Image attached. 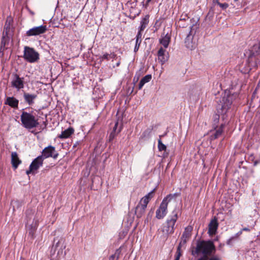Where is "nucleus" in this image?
Returning <instances> with one entry per match:
<instances>
[{
	"instance_id": "nucleus-45",
	"label": "nucleus",
	"mask_w": 260,
	"mask_h": 260,
	"mask_svg": "<svg viewBox=\"0 0 260 260\" xmlns=\"http://www.w3.org/2000/svg\"><path fill=\"white\" fill-rule=\"evenodd\" d=\"M213 2L218 5V3H220L218 0H213Z\"/></svg>"
},
{
	"instance_id": "nucleus-8",
	"label": "nucleus",
	"mask_w": 260,
	"mask_h": 260,
	"mask_svg": "<svg viewBox=\"0 0 260 260\" xmlns=\"http://www.w3.org/2000/svg\"><path fill=\"white\" fill-rule=\"evenodd\" d=\"M40 156H42L44 159L49 157L56 159L58 156V153L56 151L54 147L50 145L43 150L42 155Z\"/></svg>"
},
{
	"instance_id": "nucleus-28",
	"label": "nucleus",
	"mask_w": 260,
	"mask_h": 260,
	"mask_svg": "<svg viewBox=\"0 0 260 260\" xmlns=\"http://www.w3.org/2000/svg\"><path fill=\"white\" fill-rule=\"evenodd\" d=\"M155 190L156 188H154L152 191L143 197L141 199L148 203L151 199L154 197Z\"/></svg>"
},
{
	"instance_id": "nucleus-50",
	"label": "nucleus",
	"mask_w": 260,
	"mask_h": 260,
	"mask_svg": "<svg viewBox=\"0 0 260 260\" xmlns=\"http://www.w3.org/2000/svg\"><path fill=\"white\" fill-rule=\"evenodd\" d=\"M120 64V62H118L117 63H116V66L118 67L119 66Z\"/></svg>"
},
{
	"instance_id": "nucleus-46",
	"label": "nucleus",
	"mask_w": 260,
	"mask_h": 260,
	"mask_svg": "<svg viewBox=\"0 0 260 260\" xmlns=\"http://www.w3.org/2000/svg\"><path fill=\"white\" fill-rule=\"evenodd\" d=\"M219 116L218 115H216L215 116V118L216 119H217V120H218V119H219Z\"/></svg>"
},
{
	"instance_id": "nucleus-33",
	"label": "nucleus",
	"mask_w": 260,
	"mask_h": 260,
	"mask_svg": "<svg viewBox=\"0 0 260 260\" xmlns=\"http://www.w3.org/2000/svg\"><path fill=\"white\" fill-rule=\"evenodd\" d=\"M181 255V251H180V246H178L177 247L175 260H179Z\"/></svg>"
},
{
	"instance_id": "nucleus-16",
	"label": "nucleus",
	"mask_w": 260,
	"mask_h": 260,
	"mask_svg": "<svg viewBox=\"0 0 260 260\" xmlns=\"http://www.w3.org/2000/svg\"><path fill=\"white\" fill-rule=\"evenodd\" d=\"M37 94L36 93H29L24 92L23 98L24 101L29 106H32L35 104V101L37 98Z\"/></svg>"
},
{
	"instance_id": "nucleus-15",
	"label": "nucleus",
	"mask_w": 260,
	"mask_h": 260,
	"mask_svg": "<svg viewBox=\"0 0 260 260\" xmlns=\"http://www.w3.org/2000/svg\"><path fill=\"white\" fill-rule=\"evenodd\" d=\"M192 231V227L191 226H187L185 228L184 232L181 236V242L180 243L179 246L181 247V244H185L187 240L191 236V233Z\"/></svg>"
},
{
	"instance_id": "nucleus-40",
	"label": "nucleus",
	"mask_w": 260,
	"mask_h": 260,
	"mask_svg": "<svg viewBox=\"0 0 260 260\" xmlns=\"http://www.w3.org/2000/svg\"><path fill=\"white\" fill-rule=\"evenodd\" d=\"M35 171V170L32 168H31L30 166H29V169L26 171V173L27 175H29Z\"/></svg>"
},
{
	"instance_id": "nucleus-11",
	"label": "nucleus",
	"mask_w": 260,
	"mask_h": 260,
	"mask_svg": "<svg viewBox=\"0 0 260 260\" xmlns=\"http://www.w3.org/2000/svg\"><path fill=\"white\" fill-rule=\"evenodd\" d=\"M194 27L197 28V26H194L193 25L191 27L190 30L185 40V46L187 48H188L190 50L193 49L196 47L195 43L193 42V31L194 29Z\"/></svg>"
},
{
	"instance_id": "nucleus-12",
	"label": "nucleus",
	"mask_w": 260,
	"mask_h": 260,
	"mask_svg": "<svg viewBox=\"0 0 260 260\" xmlns=\"http://www.w3.org/2000/svg\"><path fill=\"white\" fill-rule=\"evenodd\" d=\"M13 79L11 81V85L12 87L17 88L18 90L22 89L24 87L23 78H20L17 74H13Z\"/></svg>"
},
{
	"instance_id": "nucleus-51",
	"label": "nucleus",
	"mask_w": 260,
	"mask_h": 260,
	"mask_svg": "<svg viewBox=\"0 0 260 260\" xmlns=\"http://www.w3.org/2000/svg\"><path fill=\"white\" fill-rule=\"evenodd\" d=\"M256 164H257V162H256V161H255V162H254V166H255Z\"/></svg>"
},
{
	"instance_id": "nucleus-27",
	"label": "nucleus",
	"mask_w": 260,
	"mask_h": 260,
	"mask_svg": "<svg viewBox=\"0 0 260 260\" xmlns=\"http://www.w3.org/2000/svg\"><path fill=\"white\" fill-rule=\"evenodd\" d=\"M149 15H146L141 21L140 31H143L147 26L149 22Z\"/></svg>"
},
{
	"instance_id": "nucleus-24",
	"label": "nucleus",
	"mask_w": 260,
	"mask_h": 260,
	"mask_svg": "<svg viewBox=\"0 0 260 260\" xmlns=\"http://www.w3.org/2000/svg\"><path fill=\"white\" fill-rule=\"evenodd\" d=\"M162 38L159 39V43L165 48H167L171 41V36L168 33L166 35L163 34Z\"/></svg>"
},
{
	"instance_id": "nucleus-18",
	"label": "nucleus",
	"mask_w": 260,
	"mask_h": 260,
	"mask_svg": "<svg viewBox=\"0 0 260 260\" xmlns=\"http://www.w3.org/2000/svg\"><path fill=\"white\" fill-rule=\"evenodd\" d=\"M166 50L161 47L157 52L158 60L161 64H164L169 58L168 53L165 54Z\"/></svg>"
},
{
	"instance_id": "nucleus-6",
	"label": "nucleus",
	"mask_w": 260,
	"mask_h": 260,
	"mask_svg": "<svg viewBox=\"0 0 260 260\" xmlns=\"http://www.w3.org/2000/svg\"><path fill=\"white\" fill-rule=\"evenodd\" d=\"M175 196V194H169L165 197L156 211V217L158 219H162L168 213V205L169 203Z\"/></svg>"
},
{
	"instance_id": "nucleus-1",
	"label": "nucleus",
	"mask_w": 260,
	"mask_h": 260,
	"mask_svg": "<svg viewBox=\"0 0 260 260\" xmlns=\"http://www.w3.org/2000/svg\"><path fill=\"white\" fill-rule=\"evenodd\" d=\"M215 251V247L212 241L202 240L197 242L194 250L192 251V254L193 255L203 254V256L198 258V260H220L217 256L210 257L208 256Z\"/></svg>"
},
{
	"instance_id": "nucleus-48",
	"label": "nucleus",
	"mask_w": 260,
	"mask_h": 260,
	"mask_svg": "<svg viewBox=\"0 0 260 260\" xmlns=\"http://www.w3.org/2000/svg\"><path fill=\"white\" fill-rule=\"evenodd\" d=\"M182 24H185V25H186V26H187V25H188V23H184L183 22H182Z\"/></svg>"
},
{
	"instance_id": "nucleus-2",
	"label": "nucleus",
	"mask_w": 260,
	"mask_h": 260,
	"mask_svg": "<svg viewBox=\"0 0 260 260\" xmlns=\"http://www.w3.org/2000/svg\"><path fill=\"white\" fill-rule=\"evenodd\" d=\"M239 93L232 92L231 91H225L222 95L218 103V106L223 114H226L231 108L232 104L238 101Z\"/></svg>"
},
{
	"instance_id": "nucleus-31",
	"label": "nucleus",
	"mask_w": 260,
	"mask_h": 260,
	"mask_svg": "<svg viewBox=\"0 0 260 260\" xmlns=\"http://www.w3.org/2000/svg\"><path fill=\"white\" fill-rule=\"evenodd\" d=\"M158 149L159 151H166V150H167L166 146L162 143L160 139H159L158 141Z\"/></svg>"
},
{
	"instance_id": "nucleus-3",
	"label": "nucleus",
	"mask_w": 260,
	"mask_h": 260,
	"mask_svg": "<svg viewBox=\"0 0 260 260\" xmlns=\"http://www.w3.org/2000/svg\"><path fill=\"white\" fill-rule=\"evenodd\" d=\"M178 218V212L176 209H174L162 226L161 231L164 238H167L170 235L174 233L175 225Z\"/></svg>"
},
{
	"instance_id": "nucleus-32",
	"label": "nucleus",
	"mask_w": 260,
	"mask_h": 260,
	"mask_svg": "<svg viewBox=\"0 0 260 260\" xmlns=\"http://www.w3.org/2000/svg\"><path fill=\"white\" fill-rule=\"evenodd\" d=\"M9 42V37L8 36H6V38H4V34H3V37L1 42L2 45L5 46L7 44H8Z\"/></svg>"
},
{
	"instance_id": "nucleus-9",
	"label": "nucleus",
	"mask_w": 260,
	"mask_h": 260,
	"mask_svg": "<svg viewBox=\"0 0 260 260\" xmlns=\"http://www.w3.org/2000/svg\"><path fill=\"white\" fill-rule=\"evenodd\" d=\"M47 30L46 25H41L39 26L34 27L27 30L26 35L28 37L38 36L45 33Z\"/></svg>"
},
{
	"instance_id": "nucleus-42",
	"label": "nucleus",
	"mask_w": 260,
	"mask_h": 260,
	"mask_svg": "<svg viewBox=\"0 0 260 260\" xmlns=\"http://www.w3.org/2000/svg\"><path fill=\"white\" fill-rule=\"evenodd\" d=\"M134 86H133L132 89H131L130 87H129L127 92L129 93V94H132L134 91Z\"/></svg>"
},
{
	"instance_id": "nucleus-22",
	"label": "nucleus",
	"mask_w": 260,
	"mask_h": 260,
	"mask_svg": "<svg viewBox=\"0 0 260 260\" xmlns=\"http://www.w3.org/2000/svg\"><path fill=\"white\" fill-rule=\"evenodd\" d=\"M13 20L11 17H8L5 24L4 31V38H5L6 36L9 35V31L10 30L11 25L12 24Z\"/></svg>"
},
{
	"instance_id": "nucleus-5",
	"label": "nucleus",
	"mask_w": 260,
	"mask_h": 260,
	"mask_svg": "<svg viewBox=\"0 0 260 260\" xmlns=\"http://www.w3.org/2000/svg\"><path fill=\"white\" fill-rule=\"evenodd\" d=\"M22 126L28 129L37 127L39 123L35 116L31 113L23 111L20 116Z\"/></svg>"
},
{
	"instance_id": "nucleus-35",
	"label": "nucleus",
	"mask_w": 260,
	"mask_h": 260,
	"mask_svg": "<svg viewBox=\"0 0 260 260\" xmlns=\"http://www.w3.org/2000/svg\"><path fill=\"white\" fill-rule=\"evenodd\" d=\"M118 125V121H117V122L115 123L114 126V127H113V131H112V132H114V133H116V134H118L119 132H120V131H121V127H120V128H119V129L118 130V131H117V132L116 131V129H117V128Z\"/></svg>"
},
{
	"instance_id": "nucleus-25",
	"label": "nucleus",
	"mask_w": 260,
	"mask_h": 260,
	"mask_svg": "<svg viewBox=\"0 0 260 260\" xmlns=\"http://www.w3.org/2000/svg\"><path fill=\"white\" fill-rule=\"evenodd\" d=\"M152 78V76L150 74H148L144 76L142 79L140 80V82L138 85V89L140 90L142 88L143 86L146 83L149 82Z\"/></svg>"
},
{
	"instance_id": "nucleus-26",
	"label": "nucleus",
	"mask_w": 260,
	"mask_h": 260,
	"mask_svg": "<svg viewBox=\"0 0 260 260\" xmlns=\"http://www.w3.org/2000/svg\"><path fill=\"white\" fill-rule=\"evenodd\" d=\"M189 19V17L188 16L187 14L184 13L182 14L180 16V18L179 20L178 21V25H179L180 27H185L186 25L185 24H182V22H184L186 21V20H188Z\"/></svg>"
},
{
	"instance_id": "nucleus-41",
	"label": "nucleus",
	"mask_w": 260,
	"mask_h": 260,
	"mask_svg": "<svg viewBox=\"0 0 260 260\" xmlns=\"http://www.w3.org/2000/svg\"><path fill=\"white\" fill-rule=\"evenodd\" d=\"M242 233V231L241 230L239 232H238L234 237H236V240L238 238V237L240 236Z\"/></svg>"
},
{
	"instance_id": "nucleus-29",
	"label": "nucleus",
	"mask_w": 260,
	"mask_h": 260,
	"mask_svg": "<svg viewBox=\"0 0 260 260\" xmlns=\"http://www.w3.org/2000/svg\"><path fill=\"white\" fill-rule=\"evenodd\" d=\"M121 252V247H120L116 250L114 254L110 256L109 260H118Z\"/></svg>"
},
{
	"instance_id": "nucleus-7",
	"label": "nucleus",
	"mask_w": 260,
	"mask_h": 260,
	"mask_svg": "<svg viewBox=\"0 0 260 260\" xmlns=\"http://www.w3.org/2000/svg\"><path fill=\"white\" fill-rule=\"evenodd\" d=\"M23 57L27 62L34 63L39 59V54L34 48L25 46Z\"/></svg>"
},
{
	"instance_id": "nucleus-37",
	"label": "nucleus",
	"mask_w": 260,
	"mask_h": 260,
	"mask_svg": "<svg viewBox=\"0 0 260 260\" xmlns=\"http://www.w3.org/2000/svg\"><path fill=\"white\" fill-rule=\"evenodd\" d=\"M218 6L222 9L225 10L228 7L229 5L228 4L224 3H218Z\"/></svg>"
},
{
	"instance_id": "nucleus-43",
	"label": "nucleus",
	"mask_w": 260,
	"mask_h": 260,
	"mask_svg": "<svg viewBox=\"0 0 260 260\" xmlns=\"http://www.w3.org/2000/svg\"><path fill=\"white\" fill-rule=\"evenodd\" d=\"M242 231H246V232H249L250 231V229L248 228H244L242 230Z\"/></svg>"
},
{
	"instance_id": "nucleus-38",
	"label": "nucleus",
	"mask_w": 260,
	"mask_h": 260,
	"mask_svg": "<svg viewBox=\"0 0 260 260\" xmlns=\"http://www.w3.org/2000/svg\"><path fill=\"white\" fill-rule=\"evenodd\" d=\"M136 40L142 41V33H141V31H140V29L139 30V31H138V32L137 34V36L136 37Z\"/></svg>"
},
{
	"instance_id": "nucleus-20",
	"label": "nucleus",
	"mask_w": 260,
	"mask_h": 260,
	"mask_svg": "<svg viewBox=\"0 0 260 260\" xmlns=\"http://www.w3.org/2000/svg\"><path fill=\"white\" fill-rule=\"evenodd\" d=\"M19 101L14 97H7L5 101V104L8 105L13 108H18Z\"/></svg>"
},
{
	"instance_id": "nucleus-39",
	"label": "nucleus",
	"mask_w": 260,
	"mask_h": 260,
	"mask_svg": "<svg viewBox=\"0 0 260 260\" xmlns=\"http://www.w3.org/2000/svg\"><path fill=\"white\" fill-rule=\"evenodd\" d=\"M116 134H117L115 133L111 132L109 135V141H112L114 139V138H115V137L116 136Z\"/></svg>"
},
{
	"instance_id": "nucleus-49",
	"label": "nucleus",
	"mask_w": 260,
	"mask_h": 260,
	"mask_svg": "<svg viewBox=\"0 0 260 260\" xmlns=\"http://www.w3.org/2000/svg\"><path fill=\"white\" fill-rule=\"evenodd\" d=\"M151 1V0H147V1H146V3H147V4H148V3H150Z\"/></svg>"
},
{
	"instance_id": "nucleus-13",
	"label": "nucleus",
	"mask_w": 260,
	"mask_h": 260,
	"mask_svg": "<svg viewBox=\"0 0 260 260\" xmlns=\"http://www.w3.org/2000/svg\"><path fill=\"white\" fill-rule=\"evenodd\" d=\"M64 242L65 241L63 238H60L58 241L53 245L52 249H54L55 251H58V255L62 254L63 250L66 247Z\"/></svg>"
},
{
	"instance_id": "nucleus-23",
	"label": "nucleus",
	"mask_w": 260,
	"mask_h": 260,
	"mask_svg": "<svg viewBox=\"0 0 260 260\" xmlns=\"http://www.w3.org/2000/svg\"><path fill=\"white\" fill-rule=\"evenodd\" d=\"M74 133V129L70 127L67 129L62 131L61 134L58 137L61 139H67L69 138Z\"/></svg>"
},
{
	"instance_id": "nucleus-47",
	"label": "nucleus",
	"mask_w": 260,
	"mask_h": 260,
	"mask_svg": "<svg viewBox=\"0 0 260 260\" xmlns=\"http://www.w3.org/2000/svg\"><path fill=\"white\" fill-rule=\"evenodd\" d=\"M138 79H139L138 77L136 79V77H135L134 78V81H136V82H137Z\"/></svg>"
},
{
	"instance_id": "nucleus-14",
	"label": "nucleus",
	"mask_w": 260,
	"mask_h": 260,
	"mask_svg": "<svg viewBox=\"0 0 260 260\" xmlns=\"http://www.w3.org/2000/svg\"><path fill=\"white\" fill-rule=\"evenodd\" d=\"M224 125L222 124L217 129H215L214 130H212L210 132V141H213L217 138H218L223 133V129L224 128Z\"/></svg>"
},
{
	"instance_id": "nucleus-30",
	"label": "nucleus",
	"mask_w": 260,
	"mask_h": 260,
	"mask_svg": "<svg viewBox=\"0 0 260 260\" xmlns=\"http://www.w3.org/2000/svg\"><path fill=\"white\" fill-rule=\"evenodd\" d=\"M116 55L114 53H105L104 54L101 58L102 60L105 59L107 60H109L110 59H114L116 57Z\"/></svg>"
},
{
	"instance_id": "nucleus-17",
	"label": "nucleus",
	"mask_w": 260,
	"mask_h": 260,
	"mask_svg": "<svg viewBox=\"0 0 260 260\" xmlns=\"http://www.w3.org/2000/svg\"><path fill=\"white\" fill-rule=\"evenodd\" d=\"M218 226V223L217 222V219L215 217L212 219L209 224V229L208 233L210 235H215L216 233L217 229Z\"/></svg>"
},
{
	"instance_id": "nucleus-4",
	"label": "nucleus",
	"mask_w": 260,
	"mask_h": 260,
	"mask_svg": "<svg viewBox=\"0 0 260 260\" xmlns=\"http://www.w3.org/2000/svg\"><path fill=\"white\" fill-rule=\"evenodd\" d=\"M245 56L248 57L247 63L248 64L249 69L247 70L250 71L253 68L257 67V56L260 55V46L257 44L254 45L250 50H248L244 53Z\"/></svg>"
},
{
	"instance_id": "nucleus-10",
	"label": "nucleus",
	"mask_w": 260,
	"mask_h": 260,
	"mask_svg": "<svg viewBox=\"0 0 260 260\" xmlns=\"http://www.w3.org/2000/svg\"><path fill=\"white\" fill-rule=\"evenodd\" d=\"M148 203L141 199L135 208V214L138 218H141L145 213Z\"/></svg>"
},
{
	"instance_id": "nucleus-19",
	"label": "nucleus",
	"mask_w": 260,
	"mask_h": 260,
	"mask_svg": "<svg viewBox=\"0 0 260 260\" xmlns=\"http://www.w3.org/2000/svg\"><path fill=\"white\" fill-rule=\"evenodd\" d=\"M44 160L42 156L39 155L32 160L30 166L36 171L38 170L40 167L42 166Z\"/></svg>"
},
{
	"instance_id": "nucleus-44",
	"label": "nucleus",
	"mask_w": 260,
	"mask_h": 260,
	"mask_svg": "<svg viewBox=\"0 0 260 260\" xmlns=\"http://www.w3.org/2000/svg\"><path fill=\"white\" fill-rule=\"evenodd\" d=\"M168 155H169L168 152H166V151H165V152L164 153V154H163V156H164V157H166L168 156Z\"/></svg>"
},
{
	"instance_id": "nucleus-34",
	"label": "nucleus",
	"mask_w": 260,
	"mask_h": 260,
	"mask_svg": "<svg viewBox=\"0 0 260 260\" xmlns=\"http://www.w3.org/2000/svg\"><path fill=\"white\" fill-rule=\"evenodd\" d=\"M141 42L142 41L136 40L135 46L134 48V52H137L138 51V50L139 49V47L141 43Z\"/></svg>"
},
{
	"instance_id": "nucleus-21",
	"label": "nucleus",
	"mask_w": 260,
	"mask_h": 260,
	"mask_svg": "<svg viewBox=\"0 0 260 260\" xmlns=\"http://www.w3.org/2000/svg\"><path fill=\"white\" fill-rule=\"evenodd\" d=\"M21 163L16 152H12L11 153V164L14 169H16L18 166Z\"/></svg>"
},
{
	"instance_id": "nucleus-36",
	"label": "nucleus",
	"mask_w": 260,
	"mask_h": 260,
	"mask_svg": "<svg viewBox=\"0 0 260 260\" xmlns=\"http://www.w3.org/2000/svg\"><path fill=\"white\" fill-rule=\"evenodd\" d=\"M236 240V237H232L226 242V244L229 245H233V241Z\"/></svg>"
}]
</instances>
